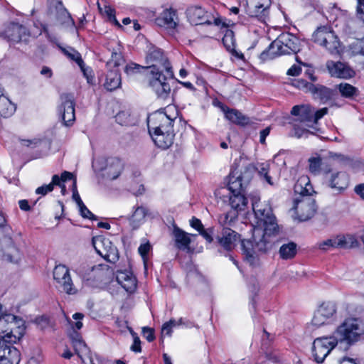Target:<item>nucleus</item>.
<instances>
[{
  "label": "nucleus",
  "mask_w": 364,
  "mask_h": 364,
  "mask_svg": "<svg viewBox=\"0 0 364 364\" xmlns=\"http://www.w3.org/2000/svg\"><path fill=\"white\" fill-rule=\"evenodd\" d=\"M146 61L149 87L158 99L171 102V87L168 80L173 77V72L167 57L161 49L151 46L147 51Z\"/></svg>",
  "instance_id": "f257e3e1"
},
{
  "label": "nucleus",
  "mask_w": 364,
  "mask_h": 364,
  "mask_svg": "<svg viewBox=\"0 0 364 364\" xmlns=\"http://www.w3.org/2000/svg\"><path fill=\"white\" fill-rule=\"evenodd\" d=\"M177 117V109L169 105L148 117L149 133L158 147L166 149L173 144L175 136L173 122Z\"/></svg>",
  "instance_id": "f03ea898"
},
{
  "label": "nucleus",
  "mask_w": 364,
  "mask_h": 364,
  "mask_svg": "<svg viewBox=\"0 0 364 364\" xmlns=\"http://www.w3.org/2000/svg\"><path fill=\"white\" fill-rule=\"evenodd\" d=\"M294 192L299 195L294 201L293 209L301 221L312 218L316 212V201L311 197L314 192L307 176H301L294 185Z\"/></svg>",
  "instance_id": "7ed1b4c3"
},
{
  "label": "nucleus",
  "mask_w": 364,
  "mask_h": 364,
  "mask_svg": "<svg viewBox=\"0 0 364 364\" xmlns=\"http://www.w3.org/2000/svg\"><path fill=\"white\" fill-rule=\"evenodd\" d=\"M299 50V39L290 33H282L260 54V58L267 60L281 55L296 53Z\"/></svg>",
  "instance_id": "20e7f679"
},
{
  "label": "nucleus",
  "mask_w": 364,
  "mask_h": 364,
  "mask_svg": "<svg viewBox=\"0 0 364 364\" xmlns=\"http://www.w3.org/2000/svg\"><path fill=\"white\" fill-rule=\"evenodd\" d=\"M364 333L362 323L357 318L345 319L335 330L332 335L337 343H344L351 346L358 341Z\"/></svg>",
  "instance_id": "39448f33"
},
{
  "label": "nucleus",
  "mask_w": 364,
  "mask_h": 364,
  "mask_svg": "<svg viewBox=\"0 0 364 364\" xmlns=\"http://www.w3.org/2000/svg\"><path fill=\"white\" fill-rule=\"evenodd\" d=\"M252 210L257 225L262 227L266 234L274 235L278 232L276 218L272 213L270 205L266 202H261L259 198L255 196L252 200Z\"/></svg>",
  "instance_id": "423d86ee"
},
{
  "label": "nucleus",
  "mask_w": 364,
  "mask_h": 364,
  "mask_svg": "<svg viewBox=\"0 0 364 364\" xmlns=\"http://www.w3.org/2000/svg\"><path fill=\"white\" fill-rule=\"evenodd\" d=\"M24 321L12 314L4 313L0 318V336L9 343H16L23 336Z\"/></svg>",
  "instance_id": "0eeeda50"
},
{
  "label": "nucleus",
  "mask_w": 364,
  "mask_h": 364,
  "mask_svg": "<svg viewBox=\"0 0 364 364\" xmlns=\"http://www.w3.org/2000/svg\"><path fill=\"white\" fill-rule=\"evenodd\" d=\"M259 232V230H255V233ZM271 235L266 234L263 230L262 235L258 240L255 234L253 235V240H244L241 242V247L246 261L252 266H256L259 264L258 253H264L269 249V242L267 237Z\"/></svg>",
  "instance_id": "6e6552de"
},
{
  "label": "nucleus",
  "mask_w": 364,
  "mask_h": 364,
  "mask_svg": "<svg viewBox=\"0 0 364 364\" xmlns=\"http://www.w3.org/2000/svg\"><path fill=\"white\" fill-rule=\"evenodd\" d=\"M271 0H247L246 14L251 18L267 23L270 18Z\"/></svg>",
  "instance_id": "1a4fd4ad"
},
{
  "label": "nucleus",
  "mask_w": 364,
  "mask_h": 364,
  "mask_svg": "<svg viewBox=\"0 0 364 364\" xmlns=\"http://www.w3.org/2000/svg\"><path fill=\"white\" fill-rule=\"evenodd\" d=\"M358 245V240L351 235H338L317 243L318 248L323 251H329L335 248L350 249Z\"/></svg>",
  "instance_id": "9d476101"
},
{
  "label": "nucleus",
  "mask_w": 364,
  "mask_h": 364,
  "mask_svg": "<svg viewBox=\"0 0 364 364\" xmlns=\"http://www.w3.org/2000/svg\"><path fill=\"white\" fill-rule=\"evenodd\" d=\"M92 245L102 257L110 263H114L119 258L117 247L111 240L103 236H97L92 238Z\"/></svg>",
  "instance_id": "9b49d317"
},
{
  "label": "nucleus",
  "mask_w": 364,
  "mask_h": 364,
  "mask_svg": "<svg viewBox=\"0 0 364 364\" xmlns=\"http://www.w3.org/2000/svg\"><path fill=\"white\" fill-rule=\"evenodd\" d=\"M326 186L338 193L343 192L349 186V176L345 171L331 172L330 167L323 169Z\"/></svg>",
  "instance_id": "f8f14e48"
},
{
  "label": "nucleus",
  "mask_w": 364,
  "mask_h": 364,
  "mask_svg": "<svg viewBox=\"0 0 364 364\" xmlns=\"http://www.w3.org/2000/svg\"><path fill=\"white\" fill-rule=\"evenodd\" d=\"M336 304L332 301L322 303L315 311L311 323L316 327L328 324L336 319Z\"/></svg>",
  "instance_id": "ddd939ff"
},
{
  "label": "nucleus",
  "mask_w": 364,
  "mask_h": 364,
  "mask_svg": "<svg viewBox=\"0 0 364 364\" xmlns=\"http://www.w3.org/2000/svg\"><path fill=\"white\" fill-rule=\"evenodd\" d=\"M337 344L333 336L316 338L312 348L314 360L318 363H323Z\"/></svg>",
  "instance_id": "4468645a"
},
{
  "label": "nucleus",
  "mask_w": 364,
  "mask_h": 364,
  "mask_svg": "<svg viewBox=\"0 0 364 364\" xmlns=\"http://www.w3.org/2000/svg\"><path fill=\"white\" fill-rule=\"evenodd\" d=\"M60 98L61 103L58 107V112L63 124L70 126L75 119L74 96L69 93H63Z\"/></svg>",
  "instance_id": "2eb2a0df"
},
{
  "label": "nucleus",
  "mask_w": 364,
  "mask_h": 364,
  "mask_svg": "<svg viewBox=\"0 0 364 364\" xmlns=\"http://www.w3.org/2000/svg\"><path fill=\"white\" fill-rule=\"evenodd\" d=\"M53 278L59 284V287L68 294H75L77 292V289L73 287L69 269L65 265L55 266L53 269Z\"/></svg>",
  "instance_id": "dca6fc26"
},
{
  "label": "nucleus",
  "mask_w": 364,
  "mask_h": 364,
  "mask_svg": "<svg viewBox=\"0 0 364 364\" xmlns=\"http://www.w3.org/2000/svg\"><path fill=\"white\" fill-rule=\"evenodd\" d=\"M0 336V364H18L20 352Z\"/></svg>",
  "instance_id": "f3484780"
},
{
  "label": "nucleus",
  "mask_w": 364,
  "mask_h": 364,
  "mask_svg": "<svg viewBox=\"0 0 364 364\" xmlns=\"http://www.w3.org/2000/svg\"><path fill=\"white\" fill-rule=\"evenodd\" d=\"M326 66L331 76L333 77L350 79L355 75V70L350 65L341 61L328 60Z\"/></svg>",
  "instance_id": "a211bd4d"
},
{
  "label": "nucleus",
  "mask_w": 364,
  "mask_h": 364,
  "mask_svg": "<svg viewBox=\"0 0 364 364\" xmlns=\"http://www.w3.org/2000/svg\"><path fill=\"white\" fill-rule=\"evenodd\" d=\"M155 23L157 26L164 28L170 33H173L178 24L177 12L173 9L164 10L159 16L156 18Z\"/></svg>",
  "instance_id": "6ab92c4d"
},
{
  "label": "nucleus",
  "mask_w": 364,
  "mask_h": 364,
  "mask_svg": "<svg viewBox=\"0 0 364 364\" xmlns=\"http://www.w3.org/2000/svg\"><path fill=\"white\" fill-rule=\"evenodd\" d=\"M124 169V164L120 159L117 157H109L105 160V165L102 168L103 176L109 179L114 180L117 178Z\"/></svg>",
  "instance_id": "aec40b11"
},
{
  "label": "nucleus",
  "mask_w": 364,
  "mask_h": 364,
  "mask_svg": "<svg viewBox=\"0 0 364 364\" xmlns=\"http://www.w3.org/2000/svg\"><path fill=\"white\" fill-rule=\"evenodd\" d=\"M116 279L128 293H133L136 289V278L130 270H118L116 273Z\"/></svg>",
  "instance_id": "412c9836"
},
{
  "label": "nucleus",
  "mask_w": 364,
  "mask_h": 364,
  "mask_svg": "<svg viewBox=\"0 0 364 364\" xmlns=\"http://www.w3.org/2000/svg\"><path fill=\"white\" fill-rule=\"evenodd\" d=\"M186 16L191 23L195 25L210 24L208 19V13L200 6H191L186 10Z\"/></svg>",
  "instance_id": "4be33fe9"
},
{
  "label": "nucleus",
  "mask_w": 364,
  "mask_h": 364,
  "mask_svg": "<svg viewBox=\"0 0 364 364\" xmlns=\"http://www.w3.org/2000/svg\"><path fill=\"white\" fill-rule=\"evenodd\" d=\"M4 37L9 42L18 43L28 35L27 28L18 23H10L5 29Z\"/></svg>",
  "instance_id": "5701e85b"
},
{
  "label": "nucleus",
  "mask_w": 364,
  "mask_h": 364,
  "mask_svg": "<svg viewBox=\"0 0 364 364\" xmlns=\"http://www.w3.org/2000/svg\"><path fill=\"white\" fill-rule=\"evenodd\" d=\"M240 240V235L230 228H223L220 235L218 237V242L225 250L230 251Z\"/></svg>",
  "instance_id": "b1692460"
},
{
  "label": "nucleus",
  "mask_w": 364,
  "mask_h": 364,
  "mask_svg": "<svg viewBox=\"0 0 364 364\" xmlns=\"http://www.w3.org/2000/svg\"><path fill=\"white\" fill-rule=\"evenodd\" d=\"M220 107L225 114V118L232 123L240 126H245L250 122V118L244 115L239 110L230 109L225 105H222Z\"/></svg>",
  "instance_id": "393cba45"
},
{
  "label": "nucleus",
  "mask_w": 364,
  "mask_h": 364,
  "mask_svg": "<svg viewBox=\"0 0 364 364\" xmlns=\"http://www.w3.org/2000/svg\"><path fill=\"white\" fill-rule=\"evenodd\" d=\"M291 114L298 117L297 121L304 123H312L314 109L309 105H295Z\"/></svg>",
  "instance_id": "a878e982"
},
{
  "label": "nucleus",
  "mask_w": 364,
  "mask_h": 364,
  "mask_svg": "<svg viewBox=\"0 0 364 364\" xmlns=\"http://www.w3.org/2000/svg\"><path fill=\"white\" fill-rule=\"evenodd\" d=\"M16 105L3 93L0 86V118H9L16 112Z\"/></svg>",
  "instance_id": "bb28decb"
},
{
  "label": "nucleus",
  "mask_w": 364,
  "mask_h": 364,
  "mask_svg": "<svg viewBox=\"0 0 364 364\" xmlns=\"http://www.w3.org/2000/svg\"><path fill=\"white\" fill-rule=\"evenodd\" d=\"M173 235L175 239L176 245L178 248L182 250H188L189 245L191 242V236L197 235H189L178 227H174Z\"/></svg>",
  "instance_id": "cd10ccee"
},
{
  "label": "nucleus",
  "mask_w": 364,
  "mask_h": 364,
  "mask_svg": "<svg viewBox=\"0 0 364 364\" xmlns=\"http://www.w3.org/2000/svg\"><path fill=\"white\" fill-rule=\"evenodd\" d=\"M186 279L188 283L192 286H197L205 282L204 277L196 267L192 264H188L187 267Z\"/></svg>",
  "instance_id": "c85d7f7f"
},
{
  "label": "nucleus",
  "mask_w": 364,
  "mask_h": 364,
  "mask_svg": "<svg viewBox=\"0 0 364 364\" xmlns=\"http://www.w3.org/2000/svg\"><path fill=\"white\" fill-rule=\"evenodd\" d=\"M223 43L226 49L232 53L234 55L238 58H243L244 55L242 53H239L235 50V39L234 32L232 30L227 29L223 38Z\"/></svg>",
  "instance_id": "c756f323"
},
{
  "label": "nucleus",
  "mask_w": 364,
  "mask_h": 364,
  "mask_svg": "<svg viewBox=\"0 0 364 364\" xmlns=\"http://www.w3.org/2000/svg\"><path fill=\"white\" fill-rule=\"evenodd\" d=\"M121 85V75L117 70H110L107 73L104 83L105 87L109 90L112 91Z\"/></svg>",
  "instance_id": "7c9ffc66"
},
{
  "label": "nucleus",
  "mask_w": 364,
  "mask_h": 364,
  "mask_svg": "<svg viewBox=\"0 0 364 364\" xmlns=\"http://www.w3.org/2000/svg\"><path fill=\"white\" fill-rule=\"evenodd\" d=\"M320 46L325 48L331 54L338 53L340 41L333 31L327 35L326 40H324L323 43Z\"/></svg>",
  "instance_id": "2f4dec72"
},
{
  "label": "nucleus",
  "mask_w": 364,
  "mask_h": 364,
  "mask_svg": "<svg viewBox=\"0 0 364 364\" xmlns=\"http://www.w3.org/2000/svg\"><path fill=\"white\" fill-rule=\"evenodd\" d=\"M229 200L231 208L236 211L243 210L247 204L244 193L230 194Z\"/></svg>",
  "instance_id": "473e14b6"
},
{
  "label": "nucleus",
  "mask_w": 364,
  "mask_h": 364,
  "mask_svg": "<svg viewBox=\"0 0 364 364\" xmlns=\"http://www.w3.org/2000/svg\"><path fill=\"white\" fill-rule=\"evenodd\" d=\"M340 95L347 99H353L359 94L358 89L356 87L347 82H341L336 86Z\"/></svg>",
  "instance_id": "72a5a7b5"
},
{
  "label": "nucleus",
  "mask_w": 364,
  "mask_h": 364,
  "mask_svg": "<svg viewBox=\"0 0 364 364\" xmlns=\"http://www.w3.org/2000/svg\"><path fill=\"white\" fill-rule=\"evenodd\" d=\"M146 215L147 210L144 207H137L129 219L132 228L136 229L144 223Z\"/></svg>",
  "instance_id": "f704fd0d"
},
{
  "label": "nucleus",
  "mask_w": 364,
  "mask_h": 364,
  "mask_svg": "<svg viewBox=\"0 0 364 364\" xmlns=\"http://www.w3.org/2000/svg\"><path fill=\"white\" fill-rule=\"evenodd\" d=\"M70 338L75 353L77 354L79 357L82 358V355H85L88 352L86 344L82 340L80 336L76 332H74L70 336Z\"/></svg>",
  "instance_id": "c9c22d12"
},
{
  "label": "nucleus",
  "mask_w": 364,
  "mask_h": 364,
  "mask_svg": "<svg viewBox=\"0 0 364 364\" xmlns=\"http://www.w3.org/2000/svg\"><path fill=\"white\" fill-rule=\"evenodd\" d=\"M296 244L290 242L282 245L279 250V257L282 259H291L294 258L297 252Z\"/></svg>",
  "instance_id": "e433bc0d"
},
{
  "label": "nucleus",
  "mask_w": 364,
  "mask_h": 364,
  "mask_svg": "<svg viewBox=\"0 0 364 364\" xmlns=\"http://www.w3.org/2000/svg\"><path fill=\"white\" fill-rule=\"evenodd\" d=\"M333 30L330 26H321L316 28L311 36V41L316 44L321 46L326 40L327 35Z\"/></svg>",
  "instance_id": "4c0bfd02"
},
{
  "label": "nucleus",
  "mask_w": 364,
  "mask_h": 364,
  "mask_svg": "<svg viewBox=\"0 0 364 364\" xmlns=\"http://www.w3.org/2000/svg\"><path fill=\"white\" fill-rule=\"evenodd\" d=\"M308 163L309 171L311 173L316 176L320 174L321 172L323 173V169L326 168V166L322 168V159L318 154H316L311 156L308 159ZM326 167L328 166H326Z\"/></svg>",
  "instance_id": "58836bf2"
},
{
  "label": "nucleus",
  "mask_w": 364,
  "mask_h": 364,
  "mask_svg": "<svg viewBox=\"0 0 364 364\" xmlns=\"http://www.w3.org/2000/svg\"><path fill=\"white\" fill-rule=\"evenodd\" d=\"M55 10H56L57 18L61 23H74V21H73L70 13L64 7L61 1H58L56 3Z\"/></svg>",
  "instance_id": "ea45409f"
},
{
  "label": "nucleus",
  "mask_w": 364,
  "mask_h": 364,
  "mask_svg": "<svg viewBox=\"0 0 364 364\" xmlns=\"http://www.w3.org/2000/svg\"><path fill=\"white\" fill-rule=\"evenodd\" d=\"M228 188L230 191V194H233L238 193H244L245 189L247 188V186L245 184H243V182L241 180H240V178L237 176L235 177L232 176L230 177Z\"/></svg>",
  "instance_id": "a19ab883"
},
{
  "label": "nucleus",
  "mask_w": 364,
  "mask_h": 364,
  "mask_svg": "<svg viewBox=\"0 0 364 364\" xmlns=\"http://www.w3.org/2000/svg\"><path fill=\"white\" fill-rule=\"evenodd\" d=\"M62 50L68 58L75 61L79 65L82 71L85 72V63L81 58L80 53L78 51L71 47L63 48Z\"/></svg>",
  "instance_id": "79ce46f5"
},
{
  "label": "nucleus",
  "mask_w": 364,
  "mask_h": 364,
  "mask_svg": "<svg viewBox=\"0 0 364 364\" xmlns=\"http://www.w3.org/2000/svg\"><path fill=\"white\" fill-rule=\"evenodd\" d=\"M255 171V167L249 164L244 168V170L237 177L243 182V184L247 186L253 178Z\"/></svg>",
  "instance_id": "37998d69"
},
{
  "label": "nucleus",
  "mask_w": 364,
  "mask_h": 364,
  "mask_svg": "<svg viewBox=\"0 0 364 364\" xmlns=\"http://www.w3.org/2000/svg\"><path fill=\"white\" fill-rule=\"evenodd\" d=\"M262 358H264V360H262V362L268 360L277 363L281 360V355L279 351L275 349L267 350L262 355Z\"/></svg>",
  "instance_id": "c03bdc74"
},
{
  "label": "nucleus",
  "mask_w": 364,
  "mask_h": 364,
  "mask_svg": "<svg viewBox=\"0 0 364 364\" xmlns=\"http://www.w3.org/2000/svg\"><path fill=\"white\" fill-rule=\"evenodd\" d=\"M99 9L103 14H105L109 18V20L113 22L115 25L121 26L119 23L116 18L115 10L109 6H105L103 9L99 6Z\"/></svg>",
  "instance_id": "a18cd8bd"
},
{
  "label": "nucleus",
  "mask_w": 364,
  "mask_h": 364,
  "mask_svg": "<svg viewBox=\"0 0 364 364\" xmlns=\"http://www.w3.org/2000/svg\"><path fill=\"white\" fill-rule=\"evenodd\" d=\"M124 62L122 55L120 52L113 51L111 59L108 61L107 65L118 67Z\"/></svg>",
  "instance_id": "49530a36"
},
{
  "label": "nucleus",
  "mask_w": 364,
  "mask_h": 364,
  "mask_svg": "<svg viewBox=\"0 0 364 364\" xmlns=\"http://www.w3.org/2000/svg\"><path fill=\"white\" fill-rule=\"evenodd\" d=\"M141 70H146V67L141 66L134 63H129L124 68V72L128 75H132L141 72Z\"/></svg>",
  "instance_id": "de8ad7c7"
},
{
  "label": "nucleus",
  "mask_w": 364,
  "mask_h": 364,
  "mask_svg": "<svg viewBox=\"0 0 364 364\" xmlns=\"http://www.w3.org/2000/svg\"><path fill=\"white\" fill-rule=\"evenodd\" d=\"M316 93L319 95L321 100L327 101L332 98L333 91L326 87H321L316 90Z\"/></svg>",
  "instance_id": "09e8293b"
},
{
  "label": "nucleus",
  "mask_w": 364,
  "mask_h": 364,
  "mask_svg": "<svg viewBox=\"0 0 364 364\" xmlns=\"http://www.w3.org/2000/svg\"><path fill=\"white\" fill-rule=\"evenodd\" d=\"M84 318V315L82 313H75L73 315V318L75 320V322H70L73 329L80 330L82 327V323L81 320Z\"/></svg>",
  "instance_id": "8fccbe9b"
},
{
  "label": "nucleus",
  "mask_w": 364,
  "mask_h": 364,
  "mask_svg": "<svg viewBox=\"0 0 364 364\" xmlns=\"http://www.w3.org/2000/svg\"><path fill=\"white\" fill-rule=\"evenodd\" d=\"M80 215L84 218H89L90 220H97V217L92 213L89 209L85 206L84 203H82L80 205L78 206Z\"/></svg>",
  "instance_id": "3c124183"
},
{
  "label": "nucleus",
  "mask_w": 364,
  "mask_h": 364,
  "mask_svg": "<svg viewBox=\"0 0 364 364\" xmlns=\"http://www.w3.org/2000/svg\"><path fill=\"white\" fill-rule=\"evenodd\" d=\"M200 235L208 242L211 243L213 241V229L208 228L203 229L199 232Z\"/></svg>",
  "instance_id": "603ef678"
},
{
  "label": "nucleus",
  "mask_w": 364,
  "mask_h": 364,
  "mask_svg": "<svg viewBox=\"0 0 364 364\" xmlns=\"http://www.w3.org/2000/svg\"><path fill=\"white\" fill-rule=\"evenodd\" d=\"M268 170H269L268 165L262 164L259 168V174L261 176H264V178H265V180L267 181V182L268 183H269L270 185H272L273 183L272 182L271 177L268 175Z\"/></svg>",
  "instance_id": "864d4df0"
},
{
  "label": "nucleus",
  "mask_w": 364,
  "mask_h": 364,
  "mask_svg": "<svg viewBox=\"0 0 364 364\" xmlns=\"http://www.w3.org/2000/svg\"><path fill=\"white\" fill-rule=\"evenodd\" d=\"M356 15L364 23V0H357Z\"/></svg>",
  "instance_id": "5fc2aeb1"
},
{
  "label": "nucleus",
  "mask_w": 364,
  "mask_h": 364,
  "mask_svg": "<svg viewBox=\"0 0 364 364\" xmlns=\"http://www.w3.org/2000/svg\"><path fill=\"white\" fill-rule=\"evenodd\" d=\"M143 336L149 341L151 342L155 339L154 330L149 327H144L142 328Z\"/></svg>",
  "instance_id": "6e6d98bb"
},
{
  "label": "nucleus",
  "mask_w": 364,
  "mask_h": 364,
  "mask_svg": "<svg viewBox=\"0 0 364 364\" xmlns=\"http://www.w3.org/2000/svg\"><path fill=\"white\" fill-rule=\"evenodd\" d=\"M327 113H328V108H326V107H323V108L318 109L316 112L314 110L313 123H316L318 119L322 118Z\"/></svg>",
  "instance_id": "4d7b16f0"
},
{
  "label": "nucleus",
  "mask_w": 364,
  "mask_h": 364,
  "mask_svg": "<svg viewBox=\"0 0 364 364\" xmlns=\"http://www.w3.org/2000/svg\"><path fill=\"white\" fill-rule=\"evenodd\" d=\"M53 190V189L52 185H50V184L43 185V186H40V187L36 188V193L45 196L48 193L51 192Z\"/></svg>",
  "instance_id": "13d9d810"
},
{
  "label": "nucleus",
  "mask_w": 364,
  "mask_h": 364,
  "mask_svg": "<svg viewBox=\"0 0 364 364\" xmlns=\"http://www.w3.org/2000/svg\"><path fill=\"white\" fill-rule=\"evenodd\" d=\"M190 225L193 228L196 229L198 232L203 230V229L204 228L201 221L195 217H193L192 219L190 220Z\"/></svg>",
  "instance_id": "bf43d9fd"
},
{
  "label": "nucleus",
  "mask_w": 364,
  "mask_h": 364,
  "mask_svg": "<svg viewBox=\"0 0 364 364\" xmlns=\"http://www.w3.org/2000/svg\"><path fill=\"white\" fill-rule=\"evenodd\" d=\"M131 350L136 353H139L141 351V341L137 336H134V342L131 346Z\"/></svg>",
  "instance_id": "052dcab7"
},
{
  "label": "nucleus",
  "mask_w": 364,
  "mask_h": 364,
  "mask_svg": "<svg viewBox=\"0 0 364 364\" xmlns=\"http://www.w3.org/2000/svg\"><path fill=\"white\" fill-rule=\"evenodd\" d=\"M301 68L300 66L294 65L288 70L287 74L291 76H297L300 74Z\"/></svg>",
  "instance_id": "680f3d73"
},
{
  "label": "nucleus",
  "mask_w": 364,
  "mask_h": 364,
  "mask_svg": "<svg viewBox=\"0 0 364 364\" xmlns=\"http://www.w3.org/2000/svg\"><path fill=\"white\" fill-rule=\"evenodd\" d=\"M172 328L173 327L168 322L164 323L161 328V335L170 336L172 333Z\"/></svg>",
  "instance_id": "e2e57ef3"
},
{
  "label": "nucleus",
  "mask_w": 364,
  "mask_h": 364,
  "mask_svg": "<svg viewBox=\"0 0 364 364\" xmlns=\"http://www.w3.org/2000/svg\"><path fill=\"white\" fill-rule=\"evenodd\" d=\"M270 133V127H266L265 129H262L259 132V142L262 144H265L266 137Z\"/></svg>",
  "instance_id": "0e129e2a"
},
{
  "label": "nucleus",
  "mask_w": 364,
  "mask_h": 364,
  "mask_svg": "<svg viewBox=\"0 0 364 364\" xmlns=\"http://www.w3.org/2000/svg\"><path fill=\"white\" fill-rule=\"evenodd\" d=\"M151 246L149 243L141 245L139 247V252L143 257H145L149 252Z\"/></svg>",
  "instance_id": "69168bd1"
},
{
  "label": "nucleus",
  "mask_w": 364,
  "mask_h": 364,
  "mask_svg": "<svg viewBox=\"0 0 364 364\" xmlns=\"http://www.w3.org/2000/svg\"><path fill=\"white\" fill-rule=\"evenodd\" d=\"M354 191L361 199L364 200V183L355 186Z\"/></svg>",
  "instance_id": "338daca9"
},
{
  "label": "nucleus",
  "mask_w": 364,
  "mask_h": 364,
  "mask_svg": "<svg viewBox=\"0 0 364 364\" xmlns=\"http://www.w3.org/2000/svg\"><path fill=\"white\" fill-rule=\"evenodd\" d=\"M355 53L364 55V39L362 41H358L355 44Z\"/></svg>",
  "instance_id": "774afa93"
}]
</instances>
